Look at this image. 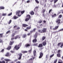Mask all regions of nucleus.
Instances as JSON below:
<instances>
[{
    "mask_svg": "<svg viewBox=\"0 0 63 63\" xmlns=\"http://www.w3.org/2000/svg\"><path fill=\"white\" fill-rule=\"evenodd\" d=\"M20 36H19V35H17L15 37V38H12L11 39V40L10 41V42L9 43V45L10 46H12L13 45V44L14 43V41L13 40H14V39H15V40H16L17 39V38L18 39H19V38H20Z\"/></svg>",
    "mask_w": 63,
    "mask_h": 63,
    "instance_id": "1",
    "label": "nucleus"
},
{
    "mask_svg": "<svg viewBox=\"0 0 63 63\" xmlns=\"http://www.w3.org/2000/svg\"><path fill=\"white\" fill-rule=\"evenodd\" d=\"M37 33H36L34 35V39H37Z\"/></svg>",
    "mask_w": 63,
    "mask_h": 63,
    "instance_id": "16",
    "label": "nucleus"
},
{
    "mask_svg": "<svg viewBox=\"0 0 63 63\" xmlns=\"http://www.w3.org/2000/svg\"><path fill=\"white\" fill-rule=\"evenodd\" d=\"M46 37L45 36H43L42 37V41H44L45 40V39H46Z\"/></svg>",
    "mask_w": 63,
    "mask_h": 63,
    "instance_id": "24",
    "label": "nucleus"
},
{
    "mask_svg": "<svg viewBox=\"0 0 63 63\" xmlns=\"http://www.w3.org/2000/svg\"><path fill=\"white\" fill-rule=\"evenodd\" d=\"M52 17H54L56 16V14H54V15H52Z\"/></svg>",
    "mask_w": 63,
    "mask_h": 63,
    "instance_id": "26",
    "label": "nucleus"
},
{
    "mask_svg": "<svg viewBox=\"0 0 63 63\" xmlns=\"http://www.w3.org/2000/svg\"><path fill=\"white\" fill-rule=\"evenodd\" d=\"M24 12H25V11L24 10L23 11H21V13L22 15L23 14H24Z\"/></svg>",
    "mask_w": 63,
    "mask_h": 63,
    "instance_id": "38",
    "label": "nucleus"
},
{
    "mask_svg": "<svg viewBox=\"0 0 63 63\" xmlns=\"http://www.w3.org/2000/svg\"><path fill=\"white\" fill-rule=\"evenodd\" d=\"M57 59H56L55 60L53 63H56V62H57Z\"/></svg>",
    "mask_w": 63,
    "mask_h": 63,
    "instance_id": "46",
    "label": "nucleus"
},
{
    "mask_svg": "<svg viewBox=\"0 0 63 63\" xmlns=\"http://www.w3.org/2000/svg\"><path fill=\"white\" fill-rule=\"evenodd\" d=\"M60 44H61V45L60 46V47H61V48H62L63 47V43L60 42L57 45L58 46V47H60Z\"/></svg>",
    "mask_w": 63,
    "mask_h": 63,
    "instance_id": "3",
    "label": "nucleus"
},
{
    "mask_svg": "<svg viewBox=\"0 0 63 63\" xmlns=\"http://www.w3.org/2000/svg\"><path fill=\"white\" fill-rule=\"evenodd\" d=\"M61 52V50H59L57 52V53H60Z\"/></svg>",
    "mask_w": 63,
    "mask_h": 63,
    "instance_id": "37",
    "label": "nucleus"
},
{
    "mask_svg": "<svg viewBox=\"0 0 63 63\" xmlns=\"http://www.w3.org/2000/svg\"><path fill=\"white\" fill-rule=\"evenodd\" d=\"M43 45H42V44H39L38 47H43Z\"/></svg>",
    "mask_w": 63,
    "mask_h": 63,
    "instance_id": "15",
    "label": "nucleus"
},
{
    "mask_svg": "<svg viewBox=\"0 0 63 63\" xmlns=\"http://www.w3.org/2000/svg\"><path fill=\"white\" fill-rule=\"evenodd\" d=\"M0 43H3V40H1V39H0Z\"/></svg>",
    "mask_w": 63,
    "mask_h": 63,
    "instance_id": "55",
    "label": "nucleus"
},
{
    "mask_svg": "<svg viewBox=\"0 0 63 63\" xmlns=\"http://www.w3.org/2000/svg\"><path fill=\"white\" fill-rule=\"evenodd\" d=\"M10 32V31L9 30L6 32V34H8V33H9Z\"/></svg>",
    "mask_w": 63,
    "mask_h": 63,
    "instance_id": "56",
    "label": "nucleus"
},
{
    "mask_svg": "<svg viewBox=\"0 0 63 63\" xmlns=\"http://www.w3.org/2000/svg\"><path fill=\"white\" fill-rule=\"evenodd\" d=\"M30 14L31 15H34V12H33V11H32L30 12Z\"/></svg>",
    "mask_w": 63,
    "mask_h": 63,
    "instance_id": "20",
    "label": "nucleus"
},
{
    "mask_svg": "<svg viewBox=\"0 0 63 63\" xmlns=\"http://www.w3.org/2000/svg\"><path fill=\"white\" fill-rule=\"evenodd\" d=\"M35 57H33L32 58H32H31L30 59H29V60H28V61H29H29H30L31 62V61H33V60H34V59H35Z\"/></svg>",
    "mask_w": 63,
    "mask_h": 63,
    "instance_id": "11",
    "label": "nucleus"
},
{
    "mask_svg": "<svg viewBox=\"0 0 63 63\" xmlns=\"http://www.w3.org/2000/svg\"><path fill=\"white\" fill-rule=\"evenodd\" d=\"M32 51V49H31V50H30L28 51V52L29 53H31Z\"/></svg>",
    "mask_w": 63,
    "mask_h": 63,
    "instance_id": "47",
    "label": "nucleus"
},
{
    "mask_svg": "<svg viewBox=\"0 0 63 63\" xmlns=\"http://www.w3.org/2000/svg\"><path fill=\"white\" fill-rule=\"evenodd\" d=\"M38 8H39L38 7V6H37L36 7H35L34 9V11H35V9H38Z\"/></svg>",
    "mask_w": 63,
    "mask_h": 63,
    "instance_id": "50",
    "label": "nucleus"
},
{
    "mask_svg": "<svg viewBox=\"0 0 63 63\" xmlns=\"http://www.w3.org/2000/svg\"><path fill=\"white\" fill-rule=\"evenodd\" d=\"M58 0H54V3H56L57 1H58Z\"/></svg>",
    "mask_w": 63,
    "mask_h": 63,
    "instance_id": "52",
    "label": "nucleus"
},
{
    "mask_svg": "<svg viewBox=\"0 0 63 63\" xmlns=\"http://www.w3.org/2000/svg\"><path fill=\"white\" fill-rule=\"evenodd\" d=\"M36 30V28H34L33 29V32H34Z\"/></svg>",
    "mask_w": 63,
    "mask_h": 63,
    "instance_id": "59",
    "label": "nucleus"
},
{
    "mask_svg": "<svg viewBox=\"0 0 63 63\" xmlns=\"http://www.w3.org/2000/svg\"><path fill=\"white\" fill-rule=\"evenodd\" d=\"M22 26L23 27H27V26H28V25L26 24H23Z\"/></svg>",
    "mask_w": 63,
    "mask_h": 63,
    "instance_id": "14",
    "label": "nucleus"
},
{
    "mask_svg": "<svg viewBox=\"0 0 63 63\" xmlns=\"http://www.w3.org/2000/svg\"><path fill=\"white\" fill-rule=\"evenodd\" d=\"M20 11H17L16 12V15H17L18 16H21V15H19V13H20Z\"/></svg>",
    "mask_w": 63,
    "mask_h": 63,
    "instance_id": "6",
    "label": "nucleus"
},
{
    "mask_svg": "<svg viewBox=\"0 0 63 63\" xmlns=\"http://www.w3.org/2000/svg\"><path fill=\"white\" fill-rule=\"evenodd\" d=\"M38 32L39 33H43L42 30L41 31V30H38Z\"/></svg>",
    "mask_w": 63,
    "mask_h": 63,
    "instance_id": "28",
    "label": "nucleus"
},
{
    "mask_svg": "<svg viewBox=\"0 0 63 63\" xmlns=\"http://www.w3.org/2000/svg\"><path fill=\"white\" fill-rule=\"evenodd\" d=\"M21 43H20L18 45H15L14 48L15 49H16V50H18V49H19L20 48V47L21 46Z\"/></svg>",
    "mask_w": 63,
    "mask_h": 63,
    "instance_id": "2",
    "label": "nucleus"
},
{
    "mask_svg": "<svg viewBox=\"0 0 63 63\" xmlns=\"http://www.w3.org/2000/svg\"><path fill=\"white\" fill-rule=\"evenodd\" d=\"M22 53H27L28 52V51H21Z\"/></svg>",
    "mask_w": 63,
    "mask_h": 63,
    "instance_id": "18",
    "label": "nucleus"
},
{
    "mask_svg": "<svg viewBox=\"0 0 63 63\" xmlns=\"http://www.w3.org/2000/svg\"><path fill=\"white\" fill-rule=\"evenodd\" d=\"M35 39H34L32 40V42H33V43H36V42H37V39L36 38Z\"/></svg>",
    "mask_w": 63,
    "mask_h": 63,
    "instance_id": "13",
    "label": "nucleus"
},
{
    "mask_svg": "<svg viewBox=\"0 0 63 63\" xmlns=\"http://www.w3.org/2000/svg\"><path fill=\"white\" fill-rule=\"evenodd\" d=\"M52 9H51L49 10V13L50 14V12H52Z\"/></svg>",
    "mask_w": 63,
    "mask_h": 63,
    "instance_id": "42",
    "label": "nucleus"
},
{
    "mask_svg": "<svg viewBox=\"0 0 63 63\" xmlns=\"http://www.w3.org/2000/svg\"><path fill=\"white\" fill-rule=\"evenodd\" d=\"M4 9H5V7H4V6L0 7V10Z\"/></svg>",
    "mask_w": 63,
    "mask_h": 63,
    "instance_id": "30",
    "label": "nucleus"
},
{
    "mask_svg": "<svg viewBox=\"0 0 63 63\" xmlns=\"http://www.w3.org/2000/svg\"><path fill=\"white\" fill-rule=\"evenodd\" d=\"M58 63H63V62L62 60H60L58 62Z\"/></svg>",
    "mask_w": 63,
    "mask_h": 63,
    "instance_id": "33",
    "label": "nucleus"
},
{
    "mask_svg": "<svg viewBox=\"0 0 63 63\" xmlns=\"http://www.w3.org/2000/svg\"><path fill=\"white\" fill-rule=\"evenodd\" d=\"M48 58V55H47L46 56V58Z\"/></svg>",
    "mask_w": 63,
    "mask_h": 63,
    "instance_id": "64",
    "label": "nucleus"
},
{
    "mask_svg": "<svg viewBox=\"0 0 63 63\" xmlns=\"http://www.w3.org/2000/svg\"><path fill=\"white\" fill-rule=\"evenodd\" d=\"M45 11L46 10L43 9L42 11V13H45Z\"/></svg>",
    "mask_w": 63,
    "mask_h": 63,
    "instance_id": "36",
    "label": "nucleus"
},
{
    "mask_svg": "<svg viewBox=\"0 0 63 63\" xmlns=\"http://www.w3.org/2000/svg\"><path fill=\"white\" fill-rule=\"evenodd\" d=\"M20 28L19 27H18L16 29V30H19V29H20Z\"/></svg>",
    "mask_w": 63,
    "mask_h": 63,
    "instance_id": "53",
    "label": "nucleus"
},
{
    "mask_svg": "<svg viewBox=\"0 0 63 63\" xmlns=\"http://www.w3.org/2000/svg\"><path fill=\"white\" fill-rule=\"evenodd\" d=\"M5 56H7V57L9 56V53L7 52L6 53V54L5 55Z\"/></svg>",
    "mask_w": 63,
    "mask_h": 63,
    "instance_id": "21",
    "label": "nucleus"
},
{
    "mask_svg": "<svg viewBox=\"0 0 63 63\" xmlns=\"http://www.w3.org/2000/svg\"><path fill=\"white\" fill-rule=\"evenodd\" d=\"M17 27V25H15L14 26V29H15V30H16V28Z\"/></svg>",
    "mask_w": 63,
    "mask_h": 63,
    "instance_id": "35",
    "label": "nucleus"
},
{
    "mask_svg": "<svg viewBox=\"0 0 63 63\" xmlns=\"http://www.w3.org/2000/svg\"><path fill=\"white\" fill-rule=\"evenodd\" d=\"M42 20L41 19L38 22V23H42Z\"/></svg>",
    "mask_w": 63,
    "mask_h": 63,
    "instance_id": "41",
    "label": "nucleus"
},
{
    "mask_svg": "<svg viewBox=\"0 0 63 63\" xmlns=\"http://www.w3.org/2000/svg\"><path fill=\"white\" fill-rule=\"evenodd\" d=\"M59 26V25L56 26L53 29V30H56V29H58V28Z\"/></svg>",
    "mask_w": 63,
    "mask_h": 63,
    "instance_id": "12",
    "label": "nucleus"
},
{
    "mask_svg": "<svg viewBox=\"0 0 63 63\" xmlns=\"http://www.w3.org/2000/svg\"><path fill=\"white\" fill-rule=\"evenodd\" d=\"M18 17H16L15 16H14L12 18L13 19H16L17 18H18Z\"/></svg>",
    "mask_w": 63,
    "mask_h": 63,
    "instance_id": "17",
    "label": "nucleus"
},
{
    "mask_svg": "<svg viewBox=\"0 0 63 63\" xmlns=\"http://www.w3.org/2000/svg\"><path fill=\"white\" fill-rule=\"evenodd\" d=\"M43 53H42V52H41L40 54V56L39 57V58H41L43 56Z\"/></svg>",
    "mask_w": 63,
    "mask_h": 63,
    "instance_id": "8",
    "label": "nucleus"
},
{
    "mask_svg": "<svg viewBox=\"0 0 63 63\" xmlns=\"http://www.w3.org/2000/svg\"><path fill=\"white\" fill-rule=\"evenodd\" d=\"M12 22V20H10L8 22V24H10Z\"/></svg>",
    "mask_w": 63,
    "mask_h": 63,
    "instance_id": "43",
    "label": "nucleus"
},
{
    "mask_svg": "<svg viewBox=\"0 0 63 63\" xmlns=\"http://www.w3.org/2000/svg\"><path fill=\"white\" fill-rule=\"evenodd\" d=\"M62 15H59L58 18H62Z\"/></svg>",
    "mask_w": 63,
    "mask_h": 63,
    "instance_id": "29",
    "label": "nucleus"
},
{
    "mask_svg": "<svg viewBox=\"0 0 63 63\" xmlns=\"http://www.w3.org/2000/svg\"><path fill=\"white\" fill-rule=\"evenodd\" d=\"M26 28L27 29V30H29L31 28V25H30V27H27Z\"/></svg>",
    "mask_w": 63,
    "mask_h": 63,
    "instance_id": "23",
    "label": "nucleus"
},
{
    "mask_svg": "<svg viewBox=\"0 0 63 63\" xmlns=\"http://www.w3.org/2000/svg\"><path fill=\"white\" fill-rule=\"evenodd\" d=\"M7 14L6 13H3L2 14V16H6V15Z\"/></svg>",
    "mask_w": 63,
    "mask_h": 63,
    "instance_id": "39",
    "label": "nucleus"
},
{
    "mask_svg": "<svg viewBox=\"0 0 63 63\" xmlns=\"http://www.w3.org/2000/svg\"><path fill=\"white\" fill-rule=\"evenodd\" d=\"M47 28H43L42 30V33H46V30H47Z\"/></svg>",
    "mask_w": 63,
    "mask_h": 63,
    "instance_id": "7",
    "label": "nucleus"
},
{
    "mask_svg": "<svg viewBox=\"0 0 63 63\" xmlns=\"http://www.w3.org/2000/svg\"><path fill=\"white\" fill-rule=\"evenodd\" d=\"M18 55L19 56L18 58V60H20L21 59V57L22 55V53H20L18 54Z\"/></svg>",
    "mask_w": 63,
    "mask_h": 63,
    "instance_id": "5",
    "label": "nucleus"
},
{
    "mask_svg": "<svg viewBox=\"0 0 63 63\" xmlns=\"http://www.w3.org/2000/svg\"><path fill=\"white\" fill-rule=\"evenodd\" d=\"M29 19H30L29 18H27L25 19V21H28Z\"/></svg>",
    "mask_w": 63,
    "mask_h": 63,
    "instance_id": "32",
    "label": "nucleus"
},
{
    "mask_svg": "<svg viewBox=\"0 0 63 63\" xmlns=\"http://www.w3.org/2000/svg\"><path fill=\"white\" fill-rule=\"evenodd\" d=\"M15 33H13L12 36V37H14V36H15Z\"/></svg>",
    "mask_w": 63,
    "mask_h": 63,
    "instance_id": "51",
    "label": "nucleus"
},
{
    "mask_svg": "<svg viewBox=\"0 0 63 63\" xmlns=\"http://www.w3.org/2000/svg\"><path fill=\"white\" fill-rule=\"evenodd\" d=\"M42 44L44 46H46L47 45V40H45V41L43 42Z\"/></svg>",
    "mask_w": 63,
    "mask_h": 63,
    "instance_id": "9",
    "label": "nucleus"
},
{
    "mask_svg": "<svg viewBox=\"0 0 63 63\" xmlns=\"http://www.w3.org/2000/svg\"><path fill=\"white\" fill-rule=\"evenodd\" d=\"M27 17H29L28 18L30 19V17H31V16H30L29 15H27Z\"/></svg>",
    "mask_w": 63,
    "mask_h": 63,
    "instance_id": "40",
    "label": "nucleus"
},
{
    "mask_svg": "<svg viewBox=\"0 0 63 63\" xmlns=\"http://www.w3.org/2000/svg\"><path fill=\"white\" fill-rule=\"evenodd\" d=\"M21 62L20 61H18L16 62V63H20Z\"/></svg>",
    "mask_w": 63,
    "mask_h": 63,
    "instance_id": "58",
    "label": "nucleus"
},
{
    "mask_svg": "<svg viewBox=\"0 0 63 63\" xmlns=\"http://www.w3.org/2000/svg\"><path fill=\"white\" fill-rule=\"evenodd\" d=\"M32 46H37V43H34L33 44Z\"/></svg>",
    "mask_w": 63,
    "mask_h": 63,
    "instance_id": "34",
    "label": "nucleus"
},
{
    "mask_svg": "<svg viewBox=\"0 0 63 63\" xmlns=\"http://www.w3.org/2000/svg\"><path fill=\"white\" fill-rule=\"evenodd\" d=\"M52 26H50V29L51 30H52Z\"/></svg>",
    "mask_w": 63,
    "mask_h": 63,
    "instance_id": "60",
    "label": "nucleus"
},
{
    "mask_svg": "<svg viewBox=\"0 0 63 63\" xmlns=\"http://www.w3.org/2000/svg\"><path fill=\"white\" fill-rule=\"evenodd\" d=\"M26 36H27L26 35V34H24L23 35L22 37L24 38H25Z\"/></svg>",
    "mask_w": 63,
    "mask_h": 63,
    "instance_id": "27",
    "label": "nucleus"
},
{
    "mask_svg": "<svg viewBox=\"0 0 63 63\" xmlns=\"http://www.w3.org/2000/svg\"><path fill=\"white\" fill-rule=\"evenodd\" d=\"M33 32H34L33 31V30H32L30 31V33L31 34H32V33Z\"/></svg>",
    "mask_w": 63,
    "mask_h": 63,
    "instance_id": "57",
    "label": "nucleus"
},
{
    "mask_svg": "<svg viewBox=\"0 0 63 63\" xmlns=\"http://www.w3.org/2000/svg\"><path fill=\"white\" fill-rule=\"evenodd\" d=\"M63 31V28L59 30L58 32H60V31Z\"/></svg>",
    "mask_w": 63,
    "mask_h": 63,
    "instance_id": "45",
    "label": "nucleus"
},
{
    "mask_svg": "<svg viewBox=\"0 0 63 63\" xmlns=\"http://www.w3.org/2000/svg\"><path fill=\"white\" fill-rule=\"evenodd\" d=\"M11 53H14V52L13 51H11Z\"/></svg>",
    "mask_w": 63,
    "mask_h": 63,
    "instance_id": "63",
    "label": "nucleus"
},
{
    "mask_svg": "<svg viewBox=\"0 0 63 63\" xmlns=\"http://www.w3.org/2000/svg\"><path fill=\"white\" fill-rule=\"evenodd\" d=\"M33 55L34 56H36V51L34 50L33 52Z\"/></svg>",
    "mask_w": 63,
    "mask_h": 63,
    "instance_id": "22",
    "label": "nucleus"
},
{
    "mask_svg": "<svg viewBox=\"0 0 63 63\" xmlns=\"http://www.w3.org/2000/svg\"><path fill=\"white\" fill-rule=\"evenodd\" d=\"M12 15V13H10V14H8V16H11V15Z\"/></svg>",
    "mask_w": 63,
    "mask_h": 63,
    "instance_id": "54",
    "label": "nucleus"
},
{
    "mask_svg": "<svg viewBox=\"0 0 63 63\" xmlns=\"http://www.w3.org/2000/svg\"><path fill=\"white\" fill-rule=\"evenodd\" d=\"M57 56L59 57H60V56H61V54H60V53H58L57 54Z\"/></svg>",
    "mask_w": 63,
    "mask_h": 63,
    "instance_id": "25",
    "label": "nucleus"
},
{
    "mask_svg": "<svg viewBox=\"0 0 63 63\" xmlns=\"http://www.w3.org/2000/svg\"><path fill=\"white\" fill-rule=\"evenodd\" d=\"M4 49H2L0 51V52H4Z\"/></svg>",
    "mask_w": 63,
    "mask_h": 63,
    "instance_id": "48",
    "label": "nucleus"
},
{
    "mask_svg": "<svg viewBox=\"0 0 63 63\" xmlns=\"http://www.w3.org/2000/svg\"><path fill=\"white\" fill-rule=\"evenodd\" d=\"M11 47H12V46H9L7 47L6 49L8 50H10L11 49Z\"/></svg>",
    "mask_w": 63,
    "mask_h": 63,
    "instance_id": "19",
    "label": "nucleus"
},
{
    "mask_svg": "<svg viewBox=\"0 0 63 63\" xmlns=\"http://www.w3.org/2000/svg\"><path fill=\"white\" fill-rule=\"evenodd\" d=\"M27 35L28 36H30V33H28Z\"/></svg>",
    "mask_w": 63,
    "mask_h": 63,
    "instance_id": "62",
    "label": "nucleus"
},
{
    "mask_svg": "<svg viewBox=\"0 0 63 63\" xmlns=\"http://www.w3.org/2000/svg\"><path fill=\"white\" fill-rule=\"evenodd\" d=\"M54 54L51 55L50 56V58H51L52 57H53V56H54Z\"/></svg>",
    "mask_w": 63,
    "mask_h": 63,
    "instance_id": "49",
    "label": "nucleus"
},
{
    "mask_svg": "<svg viewBox=\"0 0 63 63\" xmlns=\"http://www.w3.org/2000/svg\"><path fill=\"white\" fill-rule=\"evenodd\" d=\"M3 33H0V38H2L3 37Z\"/></svg>",
    "mask_w": 63,
    "mask_h": 63,
    "instance_id": "31",
    "label": "nucleus"
},
{
    "mask_svg": "<svg viewBox=\"0 0 63 63\" xmlns=\"http://www.w3.org/2000/svg\"><path fill=\"white\" fill-rule=\"evenodd\" d=\"M60 21H61V19H58L56 21V22L57 23V25L60 24V23L61 22Z\"/></svg>",
    "mask_w": 63,
    "mask_h": 63,
    "instance_id": "4",
    "label": "nucleus"
},
{
    "mask_svg": "<svg viewBox=\"0 0 63 63\" xmlns=\"http://www.w3.org/2000/svg\"><path fill=\"white\" fill-rule=\"evenodd\" d=\"M30 46V45L28 43H27L25 45V47L26 48L28 47H29Z\"/></svg>",
    "mask_w": 63,
    "mask_h": 63,
    "instance_id": "10",
    "label": "nucleus"
},
{
    "mask_svg": "<svg viewBox=\"0 0 63 63\" xmlns=\"http://www.w3.org/2000/svg\"><path fill=\"white\" fill-rule=\"evenodd\" d=\"M35 1L37 3V4H39V1L38 0H35Z\"/></svg>",
    "mask_w": 63,
    "mask_h": 63,
    "instance_id": "44",
    "label": "nucleus"
},
{
    "mask_svg": "<svg viewBox=\"0 0 63 63\" xmlns=\"http://www.w3.org/2000/svg\"><path fill=\"white\" fill-rule=\"evenodd\" d=\"M27 3H30V0H28L27 1Z\"/></svg>",
    "mask_w": 63,
    "mask_h": 63,
    "instance_id": "61",
    "label": "nucleus"
}]
</instances>
